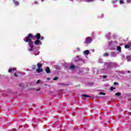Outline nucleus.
<instances>
[{
	"mask_svg": "<svg viewBox=\"0 0 131 131\" xmlns=\"http://www.w3.org/2000/svg\"><path fill=\"white\" fill-rule=\"evenodd\" d=\"M35 37V36L32 35V34H29L24 39L25 42H29L28 45L31 48V49L29 50V52H32V51H33V42L32 41V39H34Z\"/></svg>",
	"mask_w": 131,
	"mask_h": 131,
	"instance_id": "1",
	"label": "nucleus"
},
{
	"mask_svg": "<svg viewBox=\"0 0 131 131\" xmlns=\"http://www.w3.org/2000/svg\"><path fill=\"white\" fill-rule=\"evenodd\" d=\"M92 41H93V38L91 37H87L84 42L85 43H91Z\"/></svg>",
	"mask_w": 131,
	"mask_h": 131,
	"instance_id": "2",
	"label": "nucleus"
},
{
	"mask_svg": "<svg viewBox=\"0 0 131 131\" xmlns=\"http://www.w3.org/2000/svg\"><path fill=\"white\" fill-rule=\"evenodd\" d=\"M35 37L36 38V39H41V40H43V39H44L43 37L41 36L40 33L36 34V35H35Z\"/></svg>",
	"mask_w": 131,
	"mask_h": 131,
	"instance_id": "3",
	"label": "nucleus"
},
{
	"mask_svg": "<svg viewBox=\"0 0 131 131\" xmlns=\"http://www.w3.org/2000/svg\"><path fill=\"white\" fill-rule=\"evenodd\" d=\"M114 65H116L115 63L110 62L108 63H106V67L107 69H110V68H112Z\"/></svg>",
	"mask_w": 131,
	"mask_h": 131,
	"instance_id": "4",
	"label": "nucleus"
},
{
	"mask_svg": "<svg viewBox=\"0 0 131 131\" xmlns=\"http://www.w3.org/2000/svg\"><path fill=\"white\" fill-rule=\"evenodd\" d=\"M16 70H17V68H13L12 69H10L8 71L9 73H15V71H16Z\"/></svg>",
	"mask_w": 131,
	"mask_h": 131,
	"instance_id": "5",
	"label": "nucleus"
},
{
	"mask_svg": "<svg viewBox=\"0 0 131 131\" xmlns=\"http://www.w3.org/2000/svg\"><path fill=\"white\" fill-rule=\"evenodd\" d=\"M46 72L48 74L51 73V70L50 69V67H47L46 68Z\"/></svg>",
	"mask_w": 131,
	"mask_h": 131,
	"instance_id": "6",
	"label": "nucleus"
},
{
	"mask_svg": "<svg viewBox=\"0 0 131 131\" xmlns=\"http://www.w3.org/2000/svg\"><path fill=\"white\" fill-rule=\"evenodd\" d=\"M81 2H86V3H93L95 2V0H80Z\"/></svg>",
	"mask_w": 131,
	"mask_h": 131,
	"instance_id": "7",
	"label": "nucleus"
},
{
	"mask_svg": "<svg viewBox=\"0 0 131 131\" xmlns=\"http://www.w3.org/2000/svg\"><path fill=\"white\" fill-rule=\"evenodd\" d=\"M36 72H37V73H40V72H42V71H43V70L42 69H37L36 70Z\"/></svg>",
	"mask_w": 131,
	"mask_h": 131,
	"instance_id": "8",
	"label": "nucleus"
},
{
	"mask_svg": "<svg viewBox=\"0 0 131 131\" xmlns=\"http://www.w3.org/2000/svg\"><path fill=\"white\" fill-rule=\"evenodd\" d=\"M40 43V40H39V39H37L35 41V45H38Z\"/></svg>",
	"mask_w": 131,
	"mask_h": 131,
	"instance_id": "9",
	"label": "nucleus"
},
{
	"mask_svg": "<svg viewBox=\"0 0 131 131\" xmlns=\"http://www.w3.org/2000/svg\"><path fill=\"white\" fill-rule=\"evenodd\" d=\"M37 66L38 68H41V67H42V64L41 63H40L39 62H38L37 64Z\"/></svg>",
	"mask_w": 131,
	"mask_h": 131,
	"instance_id": "10",
	"label": "nucleus"
},
{
	"mask_svg": "<svg viewBox=\"0 0 131 131\" xmlns=\"http://www.w3.org/2000/svg\"><path fill=\"white\" fill-rule=\"evenodd\" d=\"M117 51L119 52L120 53L121 52V47L120 46H118L117 48Z\"/></svg>",
	"mask_w": 131,
	"mask_h": 131,
	"instance_id": "11",
	"label": "nucleus"
},
{
	"mask_svg": "<svg viewBox=\"0 0 131 131\" xmlns=\"http://www.w3.org/2000/svg\"><path fill=\"white\" fill-rule=\"evenodd\" d=\"M84 54H85L86 55H89V54H90V51L89 50H85L84 51Z\"/></svg>",
	"mask_w": 131,
	"mask_h": 131,
	"instance_id": "12",
	"label": "nucleus"
},
{
	"mask_svg": "<svg viewBox=\"0 0 131 131\" xmlns=\"http://www.w3.org/2000/svg\"><path fill=\"white\" fill-rule=\"evenodd\" d=\"M82 97H84V98H90L91 97V96H90L88 95H86V94H83Z\"/></svg>",
	"mask_w": 131,
	"mask_h": 131,
	"instance_id": "13",
	"label": "nucleus"
},
{
	"mask_svg": "<svg viewBox=\"0 0 131 131\" xmlns=\"http://www.w3.org/2000/svg\"><path fill=\"white\" fill-rule=\"evenodd\" d=\"M115 96H117V97H120V96H121V93H117L115 94Z\"/></svg>",
	"mask_w": 131,
	"mask_h": 131,
	"instance_id": "14",
	"label": "nucleus"
},
{
	"mask_svg": "<svg viewBox=\"0 0 131 131\" xmlns=\"http://www.w3.org/2000/svg\"><path fill=\"white\" fill-rule=\"evenodd\" d=\"M14 4L15 5V6H18L19 5V2L18 1H14Z\"/></svg>",
	"mask_w": 131,
	"mask_h": 131,
	"instance_id": "15",
	"label": "nucleus"
},
{
	"mask_svg": "<svg viewBox=\"0 0 131 131\" xmlns=\"http://www.w3.org/2000/svg\"><path fill=\"white\" fill-rule=\"evenodd\" d=\"M130 47V46L129 45H125L124 48H125V49H129Z\"/></svg>",
	"mask_w": 131,
	"mask_h": 131,
	"instance_id": "16",
	"label": "nucleus"
},
{
	"mask_svg": "<svg viewBox=\"0 0 131 131\" xmlns=\"http://www.w3.org/2000/svg\"><path fill=\"white\" fill-rule=\"evenodd\" d=\"M32 70H35V69H36V66L35 65L32 66Z\"/></svg>",
	"mask_w": 131,
	"mask_h": 131,
	"instance_id": "17",
	"label": "nucleus"
},
{
	"mask_svg": "<svg viewBox=\"0 0 131 131\" xmlns=\"http://www.w3.org/2000/svg\"><path fill=\"white\" fill-rule=\"evenodd\" d=\"M109 56V54L108 53H105L103 54V57H108Z\"/></svg>",
	"mask_w": 131,
	"mask_h": 131,
	"instance_id": "18",
	"label": "nucleus"
},
{
	"mask_svg": "<svg viewBox=\"0 0 131 131\" xmlns=\"http://www.w3.org/2000/svg\"><path fill=\"white\" fill-rule=\"evenodd\" d=\"M119 3L120 5H122L123 4H124V1L123 0H120Z\"/></svg>",
	"mask_w": 131,
	"mask_h": 131,
	"instance_id": "19",
	"label": "nucleus"
},
{
	"mask_svg": "<svg viewBox=\"0 0 131 131\" xmlns=\"http://www.w3.org/2000/svg\"><path fill=\"white\" fill-rule=\"evenodd\" d=\"M75 69V66L74 65H72L70 67V69Z\"/></svg>",
	"mask_w": 131,
	"mask_h": 131,
	"instance_id": "20",
	"label": "nucleus"
},
{
	"mask_svg": "<svg viewBox=\"0 0 131 131\" xmlns=\"http://www.w3.org/2000/svg\"><path fill=\"white\" fill-rule=\"evenodd\" d=\"M110 89L111 91H113V90H116V88H115V87H111Z\"/></svg>",
	"mask_w": 131,
	"mask_h": 131,
	"instance_id": "21",
	"label": "nucleus"
},
{
	"mask_svg": "<svg viewBox=\"0 0 131 131\" xmlns=\"http://www.w3.org/2000/svg\"><path fill=\"white\" fill-rule=\"evenodd\" d=\"M99 95H103V96H105V95H106V93L103 92H100Z\"/></svg>",
	"mask_w": 131,
	"mask_h": 131,
	"instance_id": "22",
	"label": "nucleus"
},
{
	"mask_svg": "<svg viewBox=\"0 0 131 131\" xmlns=\"http://www.w3.org/2000/svg\"><path fill=\"white\" fill-rule=\"evenodd\" d=\"M14 76H15V77H18V75L16 73V72H15L13 74Z\"/></svg>",
	"mask_w": 131,
	"mask_h": 131,
	"instance_id": "23",
	"label": "nucleus"
},
{
	"mask_svg": "<svg viewBox=\"0 0 131 131\" xmlns=\"http://www.w3.org/2000/svg\"><path fill=\"white\" fill-rule=\"evenodd\" d=\"M57 79H59V77H55L54 78L53 80H57Z\"/></svg>",
	"mask_w": 131,
	"mask_h": 131,
	"instance_id": "24",
	"label": "nucleus"
},
{
	"mask_svg": "<svg viewBox=\"0 0 131 131\" xmlns=\"http://www.w3.org/2000/svg\"><path fill=\"white\" fill-rule=\"evenodd\" d=\"M39 82H40V80H38L36 82V84H38V83H39Z\"/></svg>",
	"mask_w": 131,
	"mask_h": 131,
	"instance_id": "25",
	"label": "nucleus"
},
{
	"mask_svg": "<svg viewBox=\"0 0 131 131\" xmlns=\"http://www.w3.org/2000/svg\"><path fill=\"white\" fill-rule=\"evenodd\" d=\"M112 3H113V4H115L116 3H117V0L113 1Z\"/></svg>",
	"mask_w": 131,
	"mask_h": 131,
	"instance_id": "26",
	"label": "nucleus"
},
{
	"mask_svg": "<svg viewBox=\"0 0 131 131\" xmlns=\"http://www.w3.org/2000/svg\"><path fill=\"white\" fill-rule=\"evenodd\" d=\"M114 84H115V85H117V84H118V83L117 82H115L114 83Z\"/></svg>",
	"mask_w": 131,
	"mask_h": 131,
	"instance_id": "27",
	"label": "nucleus"
},
{
	"mask_svg": "<svg viewBox=\"0 0 131 131\" xmlns=\"http://www.w3.org/2000/svg\"><path fill=\"white\" fill-rule=\"evenodd\" d=\"M40 91V88H39L38 90H36V92H39Z\"/></svg>",
	"mask_w": 131,
	"mask_h": 131,
	"instance_id": "28",
	"label": "nucleus"
},
{
	"mask_svg": "<svg viewBox=\"0 0 131 131\" xmlns=\"http://www.w3.org/2000/svg\"><path fill=\"white\" fill-rule=\"evenodd\" d=\"M16 130H17V129L16 128L12 129V131H16Z\"/></svg>",
	"mask_w": 131,
	"mask_h": 131,
	"instance_id": "29",
	"label": "nucleus"
},
{
	"mask_svg": "<svg viewBox=\"0 0 131 131\" xmlns=\"http://www.w3.org/2000/svg\"><path fill=\"white\" fill-rule=\"evenodd\" d=\"M127 3H130L131 0H126Z\"/></svg>",
	"mask_w": 131,
	"mask_h": 131,
	"instance_id": "30",
	"label": "nucleus"
},
{
	"mask_svg": "<svg viewBox=\"0 0 131 131\" xmlns=\"http://www.w3.org/2000/svg\"><path fill=\"white\" fill-rule=\"evenodd\" d=\"M106 77H107V76L106 75L103 76V78H106Z\"/></svg>",
	"mask_w": 131,
	"mask_h": 131,
	"instance_id": "31",
	"label": "nucleus"
},
{
	"mask_svg": "<svg viewBox=\"0 0 131 131\" xmlns=\"http://www.w3.org/2000/svg\"><path fill=\"white\" fill-rule=\"evenodd\" d=\"M34 4H35V5H36V4H37V2L35 1V2H34Z\"/></svg>",
	"mask_w": 131,
	"mask_h": 131,
	"instance_id": "32",
	"label": "nucleus"
},
{
	"mask_svg": "<svg viewBox=\"0 0 131 131\" xmlns=\"http://www.w3.org/2000/svg\"><path fill=\"white\" fill-rule=\"evenodd\" d=\"M128 73H130V71H128Z\"/></svg>",
	"mask_w": 131,
	"mask_h": 131,
	"instance_id": "33",
	"label": "nucleus"
},
{
	"mask_svg": "<svg viewBox=\"0 0 131 131\" xmlns=\"http://www.w3.org/2000/svg\"><path fill=\"white\" fill-rule=\"evenodd\" d=\"M42 3H43L44 0H41Z\"/></svg>",
	"mask_w": 131,
	"mask_h": 131,
	"instance_id": "34",
	"label": "nucleus"
},
{
	"mask_svg": "<svg viewBox=\"0 0 131 131\" xmlns=\"http://www.w3.org/2000/svg\"><path fill=\"white\" fill-rule=\"evenodd\" d=\"M70 1H71V2H73V0H70Z\"/></svg>",
	"mask_w": 131,
	"mask_h": 131,
	"instance_id": "35",
	"label": "nucleus"
},
{
	"mask_svg": "<svg viewBox=\"0 0 131 131\" xmlns=\"http://www.w3.org/2000/svg\"><path fill=\"white\" fill-rule=\"evenodd\" d=\"M20 86H21V84H19Z\"/></svg>",
	"mask_w": 131,
	"mask_h": 131,
	"instance_id": "36",
	"label": "nucleus"
},
{
	"mask_svg": "<svg viewBox=\"0 0 131 131\" xmlns=\"http://www.w3.org/2000/svg\"><path fill=\"white\" fill-rule=\"evenodd\" d=\"M127 58H130L129 57H127Z\"/></svg>",
	"mask_w": 131,
	"mask_h": 131,
	"instance_id": "37",
	"label": "nucleus"
},
{
	"mask_svg": "<svg viewBox=\"0 0 131 131\" xmlns=\"http://www.w3.org/2000/svg\"><path fill=\"white\" fill-rule=\"evenodd\" d=\"M48 79H50V78H48Z\"/></svg>",
	"mask_w": 131,
	"mask_h": 131,
	"instance_id": "38",
	"label": "nucleus"
}]
</instances>
